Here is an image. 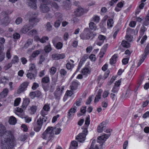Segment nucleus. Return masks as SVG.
I'll use <instances>...</instances> for the list:
<instances>
[{"mask_svg":"<svg viewBox=\"0 0 149 149\" xmlns=\"http://www.w3.org/2000/svg\"><path fill=\"white\" fill-rule=\"evenodd\" d=\"M2 139V149H12L15 144V140L13 136Z\"/></svg>","mask_w":149,"mask_h":149,"instance_id":"nucleus-1","label":"nucleus"},{"mask_svg":"<svg viewBox=\"0 0 149 149\" xmlns=\"http://www.w3.org/2000/svg\"><path fill=\"white\" fill-rule=\"evenodd\" d=\"M39 21L40 19L36 18V17L30 18L29 21V24L24 25L22 28L20 32L24 33H26L33 28L36 23L39 22Z\"/></svg>","mask_w":149,"mask_h":149,"instance_id":"nucleus-2","label":"nucleus"},{"mask_svg":"<svg viewBox=\"0 0 149 149\" xmlns=\"http://www.w3.org/2000/svg\"><path fill=\"white\" fill-rule=\"evenodd\" d=\"M96 35V33H93L91 32L88 28H85L83 33L80 35V38L83 40H88L90 38L93 39Z\"/></svg>","mask_w":149,"mask_h":149,"instance_id":"nucleus-3","label":"nucleus"},{"mask_svg":"<svg viewBox=\"0 0 149 149\" xmlns=\"http://www.w3.org/2000/svg\"><path fill=\"white\" fill-rule=\"evenodd\" d=\"M53 130V127H48L42 134V138L47 140L48 142L50 141L54 134Z\"/></svg>","mask_w":149,"mask_h":149,"instance_id":"nucleus-4","label":"nucleus"},{"mask_svg":"<svg viewBox=\"0 0 149 149\" xmlns=\"http://www.w3.org/2000/svg\"><path fill=\"white\" fill-rule=\"evenodd\" d=\"M41 118L38 119L36 122V124L34 127V130L37 132H38L42 128V125L44 123L46 122V118Z\"/></svg>","mask_w":149,"mask_h":149,"instance_id":"nucleus-5","label":"nucleus"},{"mask_svg":"<svg viewBox=\"0 0 149 149\" xmlns=\"http://www.w3.org/2000/svg\"><path fill=\"white\" fill-rule=\"evenodd\" d=\"M0 136H3L2 139H4V138H7V137H11L13 136L10 132L6 131L5 127L2 124L0 125Z\"/></svg>","mask_w":149,"mask_h":149,"instance_id":"nucleus-6","label":"nucleus"},{"mask_svg":"<svg viewBox=\"0 0 149 149\" xmlns=\"http://www.w3.org/2000/svg\"><path fill=\"white\" fill-rule=\"evenodd\" d=\"M88 132L87 128L85 129L82 132L80 133L76 138L78 141L80 142H83L85 140L86 136Z\"/></svg>","mask_w":149,"mask_h":149,"instance_id":"nucleus-7","label":"nucleus"},{"mask_svg":"<svg viewBox=\"0 0 149 149\" xmlns=\"http://www.w3.org/2000/svg\"><path fill=\"white\" fill-rule=\"evenodd\" d=\"M29 84L28 82L26 81L21 84L19 86V88L17 91V93L20 94L26 90Z\"/></svg>","mask_w":149,"mask_h":149,"instance_id":"nucleus-8","label":"nucleus"},{"mask_svg":"<svg viewBox=\"0 0 149 149\" xmlns=\"http://www.w3.org/2000/svg\"><path fill=\"white\" fill-rule=\"evenodd\" d=\"M106 39L105 36L102 35H99L98 36V39L95 42L96 44L99 46H101Z\"/></svg>","mask_w":149,"mask_h":149,"instance_id":"nucleus-9","label":"nucleus"},{"mask_svg":"<svg viewBox=\"0 0 149 149\" xmlns=\"http://www.w3.org/2000/svg\"><path fill=\"white\" fill-rule=\"evenodd\" d=\"M84 13V10L80 6H78L74 11V14L77 17L82 15Z\"/></svg>","mask_w":149,"mask_h":149,"instance_id":"nucleus-10","label":"nucleus"},{"mask_svg":"<svg viewBox=\"0 0 149 149\" xmlns=\"http://www.w3.org/2000/svg\"><path fill=\"white\" fill-rule=\"evenodd\" d=\"M40 10L43 13H47L49 12L50 9L46 4H41L40 7Z\"/></svg>","mask_w":149,"mask_h":149,"instance_id":"nucleus-11","label":"nucleus"},{"mask_svg":"<svg viewBox=\"0 0 149 149\" xmlns=\"http://www.w3.org/2000/svg\"><path fill=\"white\" fill-rule=\"evenodd\" d=\"M64 54H54L52 55V58L55 60H58L60 59L63 58L65 57Z\"/></svg>","mask_w":149,"mask_h":149,"instance_id":"nucleus-12","label":"nucleus"},{"mask_svg":"<svg viewBox=\"0 0 149 149\" xmlns=\"http://www.w3.org/2000/svg\"><path fill=\"white\" fill-rule=\"evenodd\" d=\"M110 134H104L103 135L100 136L98 137V140H97V143H99V146H102L103 144V143L101 142L100 140H102L104 139L105 138L107 139L109 136Z\"/></svg>","mask_w":149,"mask_h":149,"instance_id":"nucleus-13","label":"nucleus"},{"mask_svg":"<svg viewBox=\"0 0 149 149\" xmlns=\"http://www.w3.org/2000/svg\"><path fill=\"white\" fill-rule=\"evenodd\" d=\"M58 15L59 16L58 17V20L55 22L54 24V26L56 27H58L59 26L63 19L61 14L58 13Z\"/></svg>","mask_w":149,"mask_h":149,"instance_id":"nucleus-14","label":"nucleus"},{"mask_svg":"<svg viewBox=\"0 0 149 149\" xmlns=\"http://www.w3.org/2000/svg\"><path fill=\"white\" fill-rule=\"evenodd\" d=\"M52 82L49 86V91L51 92H53L54 91L56 85V83L57 81L56 79L52 78Z\"/></svg>","mask_w":149,"mask_h":149,"instance_id":"nucleus-15","label":"nucleus"},{"mask_svg":"<svg viewBox=\"0 0 149 149\" xmlns=\"http://www.w3.org/2000/svg\"><path fill=\"white\" fill-rule=\"evenodd\" d=\"M28 5L31 8L36 9L37 6L36 0H29L28 2Z\"/></svg>","mask_w":149,"mask_h":149,"instance_id":"nucleus-16","label":"nucleus"},{"mask_svg":"<svg viewBox=\"0 0 149 149\" xmlns=\"http://www.w3.org/2000/svg\"><path fill=\"white\" fill-rule=\"evenodd\" d=\"M10 20L8 17L6 16L2 20V23L5 26L8 25L10 23Z\"/></svg>","mask_w":149,"mask_h":149,"instance_id":"nucleus-17","label":"nucleus"},{"mask_svg":"<svg viewBox=\"0 0 149 149\" xmlns=\"http://www.w3.org/2000/svg\"><path fill=\"white\" fill-rule=\"evenodd\" d=\"M37 109V107L36 105H32L29 110L30 113L31 114H34L36 112Z\"/></svg>","mask_w":149,"mask_h":149,"instance_id":"nucleus-18","label":"nucleus"},{"mask_svg":"<svg viewBox=\"0 0 149 149\" xmlns=\"http://www.w3.org/2000/svg\"><path fill=\"white\" fill-rule=\"evenodd\" d=\"M9 123L11 125H15L17 122L16 118L13 116H11L10 117L8 120Z\"/></svg>","mask_w":149,"mask_h":149,"instance_id":"nucleus-19","label":"nucleus"},{"mask_svg":"<svg viewBox=\"0 0 149 149\" xmlns=\"http://www.w3.org/2000/svg\"><path fill=\"white\" fill-rule=\"evenodd\" d=\"M30 102V100L29 98L25 99L23 101L22 107L24 109H26V107L28 105Z\"/></svg>","mask_w":149,"mask_h":149,"instance_id":"nucleus-20","label":"nucleus"},{"mask_svg":"<svg viewBox=\"0 0 149 149\" xmlns=\"http://www.w3.org/2000/svg\"><path fill=\"white\" fill-rule=\"evenodd\" d=\"M96 143V141L95 140H94L92 141L91 146L90 147L89 149H98V146H99L98 144H96L95 145Z\"/></svg>","mask_w":149,"mask_h":149,"instance_id":"nucleus-21","label":"nucleus"},{"mask_svg":"<svg viewBox=\"0 0 149 149\" xmlns=\"http://www.w3.org/2000/svg\"><path fill=\"white\" fill-rule=\"evenodd\" d=\"M104 122H102L98 126L97 128V131L98 132H102L104 127H105L104 126Z\"/></svg>","mask_w":149,"mask_h":149,"instance_id":"nucleus-22","label":"nucleus"},{"mask_svg":"<svg viewBox=\"0 0 149 149\" xmlns=\"http://www.w3.org/2000/svg\"><path fill=\"white\" fill-rule=\"evenodd\" d=\"M117 58V54H114L110 60V63L111 64H115L116 62V59Z\"/></svg>","mask_w":149,"mask_h":149,"instance_id":"nucleus-23","label":"nucleus"},{"mask_svg":"<svg viewBox=\"0 0 149 149\" xmlns=\"http://www.w3.org/2000/svg\"><path fill=\"white\" fill-rule=\"evenodd\" d=\"M61 87H59L58 86L55 92L54 93L55 96L58 97L59 96L61 95Z\"/></svg>","mask_w":149,"mask_h":149,"instance_id":"nucleus-24","label":"nucleus"},{"mask_svg":"<svg viewBox=\"0 0 149 149\" xmlns=\"http://www.w3.org/2000/svg\"><path fill=\"white\" fill-rule=\"evenodd\" d=\"M149 52V44H148L146 46L144 51V54H143L142 57L145 58Z\"/></svg>","mask_w":149,"mask_h":149,"instance_id":"nucleus-25","label":"nucleus"},{"mask_svg":"<svg viewBox=\"0 0 149 149\" xmlns=\"http://www.w3.org/2000/svg\"><path fill=\"white\" fill-rule=\"evenodd\" d=\"M8 91V89H4L0 94V97L1 98L5 97L7 95Z\"/></svg>","mask_w":149,"mask_h":149,"instance_id":"nucleus-26","label":"nucleus"},{"mask_svg":"<svg viewBox=\"0 0 149 149\" xmlns=\"http://www.w3.org/2000/svg\"><path fill=\"white\" fill-rule=\"evenodd\" d=\"M49 78L48 77H45L43 78L41 80L42 85L43 84H46L48 83L49 82Z\"/></svg>","mask_w":149,"mask_h":149,"instance_id":"nucleus-27","label":"nucleus"},{"mask_svg":"<svg viewBox=\"0 0 149 149\" xmlns=\"http://www.w3.org/2000/svg\"><path fill=\"white\" fill-rule=\"evenodd\" d=\"M29 66V70L31 72L36 73V69L35 64H31Z\"/></svg>","mask_w":149,"mask_h":149,"instance_id":"nucleus-28","label":"nucleus"},{"mask_svg":"<svg viewBox=\"0 0 149 149\" xmlns=\"http://www.w3.org/2000/svg\"><path fill=\"white\" fill-rule=\"evenodd\" d=\"M101 92L100 91H99L95 98L94 101L95 103L99 101V100L101 98Z\"/></svg>","mask_w":149,"mask_h":149,"instance_id":"nucleus-29","label":"nucleus"},{"mask_svg":"<svg viewBox=\"0 0 149 149\" xmlns=\"http://www.w3.org/2000/svg\"><path fill=\"white\" fill-rule=\"evenodd\" d=\"M47 111H45L43 110V109L41 110L40 112V114L42 116H41L39 118H43V120L44 119V118H46V122L47 121V117L45 116V115H47Z\"/></svg>","mask_w":149,"mask_h":149,"instance_id":"nucleus-30","label":"nucleus"},{"mask_svg":"<svg viewBox=\"0 0 149 149\" xmlns=\"http://www.w3.org/2000/svg\"><path fill=\"white\" fill-rule=\"evenodd\" d=\"M122 45L124 47L128 48L130 47V43L127 41L123 40L122 42Z\"/></svg>","mask_w":149,"mask_h":149,"instance_id":"nucleus-31","label":"nucleus"},{"mask_svg":"<svg viewBox=\"0 0 149 149\" xmlns=\"http://www.w3.org/2000/svg\"><path fill=\"white\" fill-rule=\"evenodd\" d=\"M90 72L89 69L88 68H84L81 70V73L84 75H86Z\"/></svg>","mask_w":149,"mask_h":149,"instance_id":"nucleus-32","label":"nucleus"},{"mask_svg":"<svg viewBox=\"0 0 149 149\" xmlns=\"http://www.w3.org/2000/svg\"><path fill=\"white\" fill-rule=\"evenodd\" d=\"M33 42V40L32 39H29L24 44V47L25 48H27L30 45H31Z\"/></svg>","mask_w":149,"mask_h":149,"instance_id":"nucleus-33","label":"nucleus"},{"mask_svg":"<svg viewBox=\"0 0 149 149\" xmlns=\"http://www.w3.org/2000/svg\"><path fill=\"white\" fill-rule=\"evenodd\" d=\"M54 45L57 49H60L62 47L63 45L61 42H58L54 44Z\"/></svg>","mask_w":149,"mask_h":149,"instance_id":"nucleus-34","label":"nucleus"},{"mask_svg":"<svg viewBox=\"0 0 149 149\" xmlns=\"http://www.w3.org/2000/svg\"><path fill=\"white\" fill-rule=\"evenodd\" d=\"M56 127H55L54 129L53 128V132H55V133L56 134H58L60 133L61 131V129L60 128H57V125H56Z\"/></svg>","mask_w":149,"mask_h":149,"instance_id":"nucleus-35","label":"nucleus"},{"mask_svg":"<svg viewBox=\"0 0 149 149\" xmlns=\"http://www.w3.org/2000/svg\"><path fill=\"white\" fill-rule=\"evenodd\" d=\"M108 44H106L104 45L101 49L100 53H102L103 54H104L108 47Z\"/></svg>","mask_w":149,"mask_h":149,"instance_id":"nucleus-36","label":"nucleus"},{"mask_svg":"<svg viewBox=\"0 0 149 149\" xmlns=\"http://www.w3.org/2000/svg\"><path fill=\"white\" fill-rule=\"evenodd\" d=\"M40 52V51L39 50H36L33 52L31 56L34 58L39 54Z\"/></svg>","mask_w":149,"mask_h":149,"instance_id":"nucleus-37","label":"nucleus"},{"mask_svg":"<svg viewBox=\"0 0 149 149\" xmlns=\"http://www.w3.org/2000/svg\"><path fill=\"white\" fill-rule=\"evenodd\" d=\"M82 99L81 98H79L77 99L76 100L75 103H74V104H75V105L76 106H77V107H79V106H80L81 104V103L82 102Z\"/></svg>","mask_w":149,"mask_h":149,"instance_id":"nucleus-38","label":"nucleus"},{"mask_svg":"<svg viewBox=\"0 0 149 149\" xmlns=\"http://www.w3.org/2000/svg\"><path fill=\"white\" fill-rule=\"evenodd\" d=\"M77 107L75 105V104H74L72 107L69 110L70 112L73 114L76 112V109Z\"/></svg>","mask_w":149,"mask_h":149,"instance_id":"nucleus-39","label":"nucleus"},{"mask_svg":"<svg viewBox=\"0 0 149 149\" xmlns=\"http://www.w3.org/2000/svg\"><path fill=\"white\" fill-rule=\"evenodd\" d=\"M113 23V20L112 19L108 20L107 22L108 27V28H110L112 27Z\"/></svg>","mask_w":149,"mask_h":149,"instance_id":"nucleus-40","label":"nucleus"},{"mask_svg":"<svg viewBox=\"0 0 149 149\" xmlns=\"http://www.w3.org/2000/svg\"><path fill=\"white\" fill-rule=\"evenodd\" d=\"M89 27L92 30H95L96 29V25L93 22H91L89 24Z\"/></svg>","mask_w":149,"mask_h":149,"instance_id":"nucleus-41","label":"nucleus"},{"mask_svg":"<svg viewBox=\"0 0 149 149\" xmlns=\"http://www.w3.org/2000/svg\"><path fill=\"white\" fill-rule=\"evenodd\" d=\"M60 73L62 77H65L67 74V72L64 69H62L60 70Z\"/></svg>","mask_w":149,"mask_h":149,"instance_id":"nucleus-42","label":"nucleus"},{"mask_svg":"<svg viewBox=\"0 0 149 149\" xmlns=\"http://www.w3.org/2000/svg\"><path fill=\"white\" fill-rule=\"evenodd\" d=\"M45 51L46 52H49L52 50L51 45L50 44L46 46L44 49Z\"/></svg>","mask_w":149,"mask_h":149,"instance_id":"nucleus-43","label":"nucleus"},{"mask_svg":"<svg viewBox=\"0 0 149 149\" xmlns=\"http://www.w3.org/2000/svg\"><path fill=\"white\" fill-rule=\"evenodd\" d=\"M19 62V59L17 56H15L13 57V59L11 61V63H17Z\"/></svg>","mask_w":149,"mask_h":149,"instance_id":"nucleus-44","label":"nucleus"},{"mask_svg":"<svg viewBox=\"0 0 149 149\" xmlns=\"http://www.w3.org/2000/svg\"><path fill=\"white\" fill-rule=\"evenodd\" d=\"M146 30V28L144 26L141 27L140 29V32L139 36L142 37L144 34V33Z\"/></svg>","mask_w":149,"mask_h":149,"instance_id":"nucleus-45","label":"nucleus"},{"mask_svg":"<svg viewBox=\"0 0 149 149\" xmlns=\"http://www.w3.org/2000/svg\"><path fill=\"white\" fill-rule=\"evenodd\" d=\"M56 68L54 67H52L50 69L49 72L52 75H53L56 73Z\"/></svg>","mask_w":149,"mask_h":149,"instance_id":"nucleus-46","label":"nucleus"},{"mask_svg":"<svg viewBox=\"0 0 149 149\" xmlns=\"http://www.w3.org/2000/svg\"><path fill=\"white\" fill-rule=\"evenodd\" d=\"M26 76L27 77L30 79H35V76H34V75L32 73H28Z\"/></svg>","mask_w":149,"mask_h":149,"instance_id":"nucleus-47","label":"nucleus"},{"mask_svg":"<svg viewBox=\"0 0 149 149\" xmlns=\"http://www.w3.org/2000/svg\"><path fill=\"white\" fill-rule=\"evenodd\" d=\"M90 123V116L88 115L86 120L85 122V125H86V128H87V127L88 126Z\"/></svg>","mask_w":149,"mask_h":149,"instance_id":"nucleus-48","label":"nucleus"},{"mask_svg":"<svg viewBox=\"0 0 149 149\" xmlns=\"http://www.w3.org/2000/svg\"><path fill=\"white\" fill-rule=\"evenodd\" d=\"M49 40V38L47 36H43L41 39H40V42L42 43H44L46 42V40Z\"/></svg>","mask_w":149,"mask_h":149,"instance_id":"nucleus-49","label":"nucleus"},{"mask_svg":"<svg viewBox=\"0 0 149 149\" xmlns=\"http://www.w3.org/2000/svg\"><path fill=\"white\" fill-rule=\"evenodd\" d=\"M46 28L48 31H50L52 28V26L49 22H48L46 24Z\"/></svg>","mask_w":149,"mask_h":149,"instance_id":"nucleus-50","label":"nucleus"},{"mask_svg":"<svg viewBox=\"0 0 149 149\" xmlns=\"http://www.w3.org/2000/svg\"><path fill=\"white\" fill-rule=\"evenodd\" d=\"M42 88L45 91H49V86L48 85H45L43 84L42 85Z\"/></svg>","mask_w":149,"mask_h":149,"instance_id":"nucleus-51","label":"nucleus"},{"mask_svg":"<svg viewBox=\"0 0 149 149\" xmlns=\"http://www.w3.org/2000/svg\"><path fill=\"white\" fill-rule=\"evenodd\" d=\"M60 38L58 36H56L52 40V42L53 45L57 43L56 42L57 41H60Z\"/></svg>","mask_w":149,"mask_h":149,"instance_id":"nucleus-52","label":"nucleus"},{"mask_svg":"<svg viewBox=\"0 0 149 149\" xmlns=\"http://www.w3.org/2000/svg\"><path fill=\"white\" fill-rule=\"evenodd\" d=\"M22 19L21 17H18L15 20V23L17 24H19L22 22Z\"/></svg>","mask_w":149,"mask_h":149,"instance_id":"nucleus-53","label":"nucleus"},{"mask_svg":"<svg viewBox=\"0 0 149 149\" xmlns=\"http://www.w3.org/2000/svg\"><path fill=\"white\" fill-rule=\"evenodd\" d=\"M93 21L98 23L100 20V17L98 16H94L93 17Z\"/></svg>","mask_w":149,"mask_h":149,"instance_id":"nucleus-54","label":"nucleus"},{"mask_svg":"<svg viewBox=\"0 0 149 149\" xmlns=\"http://www.w3.org/2000/svg\"><path fill=\"white\" fill-rule=\"evenodd\" d=\"M38 33L37 31L35 29H33L30 31L29 32V34L30 35H34L37 34Z\"/></svg>","mask_w":149,"mask_h":149,"instance_id":"nucleus-55","label":"nucleus"},{"mask_svg":"<svg viewBox=\"0 0 149 149\" xmlns=\"http://www.w3.org/2000/svg\"><path fill=\"white\" fill-rule=\"evenodd\" d=\"M5 57V53L3 52L0 53V62L3 61Z\"/></svg>","mask_w":149,"mask_h":149,"instance_id":"nucleus-56","label":"nucleus"},{"mask_svg":"<svg viewBox=\"0 0 149 149\" xmlns=\"http://www.w3.org/2000/svg\"><path fill=\"white\" fill-rule=\"evenodd\" d=\"M50 109V107L49 104H46L44 106L42 109L45 111H49Z\"/></svg>","mask_w":149,"mask_h":149,"instance_id":"nucleus-57","label":"nucleus"},{"mask_svg":"<svg viewBox=\"0 0 149 149\" xmlns=\"http://www.w3.org/2000/svg\"><path fill=\"white\" fill-rule=\"evenodd\" d=\"M11 49L10 48H9L7 51L6 54V57L8 58V59H9L11 57V56L10 54V52L11 51Z\"/></svg>","mask_w":149,"mask_h":149,"instance_id":"nucleus-58","label":"nucleus"},{"mask_svg":"<svg viewBox=\"0 0 149 149\" xmlns=\"http://www.w3.org/2000/svg\"><path fill=\"white\" fill-rule=\"evenodd\" d=\"M51 6L52 7L54 8L55 9L58 10L59 8V6L55 2L52 3Z\"/></svg>","mask_w":149,"mask_h":149,"instance_id":"nucleus-59","label":"nucleus"},{"mask_svg":"<svg viewBox=\"0 0 149 149\" xmlns=\"http://www.w3.org/2000/svg\"><path fill=\"white\" fill-rule=\"evenodd\" d=\"M20 98H17L15 101L14 105L15 106H18L20 101Z\"/></svg>","mask_w":149,"mask_h":149,"instance_id":"nucleus-60","label":"nucleus"},{"mask_svg":"<svg viewBox=\"0 0 149 149\" xmlns=\"http://www.w3.org/2000/svg\"><path fill=\"white\" fill-rule=\"evenodd\" d=\"M20 36L19 33H16L13 34V37L14 39H18L20 37Z\"/></svg>","mask_w":149,"mask_h":149,"instance_id":"nucleus-61","label":"nucleus"},{"mask_svg":"<svg viewBox=\"0 0 149 149\" xmlns=\"http://www.w3.org/2000/svg\"><path fill=\"white\" fill-rule=\"evenodd\" d=\"M93 97L94 96L93 95H92L90 96L89 97L88 99L87 100V101L86 102V104H90L92 101Z\"/></svg>","mask_w":149,"mask_h":149,"instance_id":"nucleus-62","label":"nucleus"},{"mask_svg":"<svg viewBox=\"0 0 149 149\" xmlns=\"http://www.w3.org/2000/svg\"><path fill=\"white\" fill-rule=\"evenodd\" d=\"M70 146L77 147L78 146V143L77 142L75 141H72Z\"/></svg>","mask_w":149,"mask_h":149,"instance_id":"nucleus-63","label":"nucleus"},{"mask_svg":"<svg viewBox=\"0 0 149 149\" xmlns=\"http://www.w3.org/2000/svg\"><path fill=\"white\" fill-rule=\"evenodd\" d=\"M27 136L26 135H22L20 136V140L22 141H24L27 138Z\"/></svg>","mask_w":149,"mask_h":149,"instance_id":"nucleus-64","label":"nucleus"}]
</instances>
